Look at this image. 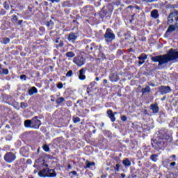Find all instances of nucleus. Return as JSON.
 <instances>
[{
    "label": "nucleus",
    "mask_w": 178,
    "mask_h": 178,
    "mask_svg": "<svg viewBox=\"0 0 178 178\" xmlns=\"http://www.w3.org/2000/svg\"><path fill=\"white\" fill-rule=\"evenodd\" d=\"M150 86H152V87H155V84L154 83H151Z\"/></svg>",
    "instance_id": "49530a36"
},
{
    "label": "nucleus",
    "mask_w": 178,
    "mask_h": 178,
    "mask_svg": "<svg viewBox=\"0 0 178 178\" xmlns=\"http://www.w3.org/2000/svg\"><path fill=\"white\" fill-rule=\"evenodd\" d=\"M70 175H74V176H76V175H77V172L72 171V172H70Z\"/></svg>",
    "instance_id": "4c0bfd02"
},
{
    "label": "nucleus",
    "mask_w": 178,
    "mask_h": 178,
    "mask_svg": "<svg viewBox=\"0 0 178 178\" xmlns=\"http://www.w3.org/2000/svg\"><path fill=\"white\" fill-rule=\"evenodd\" d=\"M107 115L108 118L111 119V122H115V120H116V118H115V114H113L112 110H108L107 111Z\"/></svg>",
    "instance_id": "9d476101"
},
{
    "label": "nucleus",
    "mask_w": 178,
    "mask_h": 178,
    "mask_svg": "<svg viewBox=\"0 0 178 178\" xmlns=\"http://www.w3.org/2000/svg\"><path fill=\"white\" fill-rule=\"evenodd\" d=\"M176 31V26L175 25H170L166 31V34L167 35H169L170 33H173V31Z\"/></svg>",
    "instance_id": "ddd939ff"
},
{
    "label": "nucleus",
    "mask_w": 178,
    "mask_h": 178,
    "mask_svg": "<svg viewBox=\"0 0 178 178\" xmlns=\"http://www.w3.org/2000/svg\"><path fill=\"white\" fill-rule=\"evenodd\" d=\"M73 62L75 63V65L81 67V66H83L84 65V58L81 56L74 57Z\"/></svg>",
    "instance_id": "39448f33"
},
{
    "label": "nucleus",
    "mask_w": 178,
    "mask_h": 178,
    "mask_svg": "<svg viewBox=\"0 0 178 178\" xmlns=\"http://www.w3.org/2000/svg\"><path fill=\"white\" fill-rule=\"evenodd\" d=\"M86 168H90V166H94L95 165V163L94 162H90L88 161H86Z\"/></svg>",
    "instance_id": "393cba45"
},
{
    "label": "nucleus",
    "mask_w": 178,
    "mask_h": 178,
    "mask_svg": "<svg viewBox=\"0 0 178 178\" xmlns=\"http://www.w3.org/2000/svg\"><path fill=\"white\" fill-rule=\"evenodd\" d=\"M65 56L67 58H74L75 54L73 53V51H69L66 53Z\"/></svg>",
    "instance_id": "412c9836"
},
{
    "label": "nucleus",
    "mask_w": 178,
    "mask_h": 178,
    "mask_svg": "<svg viewBox=\"0 0 178 178\" xmlns=\"http://www.w3.org/2000/svg\"><path fill=\"white\" fill-rule=\"evenodd\" d=\"M0 70H2V67H1V65H0Z\"/></svg>",
    "instance_id": "5fc2aeb1"
},
{
    "label": "nucleus",
    "mask_w": 178,
    "mask_h": 178,
    "mask_svg": "<svg viewBox=\"0 0 178 178\" xmlns=\"http://www.w3.org/2000/svg\"><path fill=\"white\" fill-rule=\"evenodd\" d=\"M133 17H134V15H132V19H133Z\"/></svg>",
    "instance_id": "bf43d9fd"
},
{
    "label": "nucleus",
    "mask_w": 178,
    "mask_h": 178,
    "mask_svg": "<svg viewBox=\"0 0 178 178\" xmlns=\"http://www.w3.org/2000/svg\"><path fill=\"white\" fill-rule=\"evenodd\" d=\"M177 22H178V12L172 13L168 17V24H172V23H175Z\"/></svg>",
    "instance_id": "7ed1b4c3"
},
{
    "label": "nucleus",
    "mask_w": 178,
    "mask_h": 178,
    "mask_svg": "<svg viewBox=\"0 0 178 178\" xmlns=\"http://www.w3.org/2000/svg\"><path fill=\"white\" fill-rule=\"evenodd\" d=\"M130 22H133V18L130 20Z\"/></svg>",
    "instance_id": "13d9d810"
},
{
    "label": "nucleus",
    "mask_w": 178,
    "mask_h": 178,
    "mask_svg": "<svg viewBox=\"0 0 178 178\" xmlns=\"http://www.w3.org/2000/svg\"><path fill=\"white\" fill-rule=\"evenodd\" d=\"M119 164H116L115 167V170H117V172H119Z\"/></svg>",
    "instance_id": "58836bf2"
},
{
    "label": "nucleus",
    "mask_w": 178,
    "mask_h": 178,
    "mask_svg": "<svg viewBox=\"0 0 178 178\" xmlns=\"http://www.w3.org/2000/svg\"><path fill=\"white\" fill-rule=\"evenodd\" d=\"M48 1H50V2H52L54 3V2H58L59 0H48Z\"/></svg>",
    "instance_id": "79ce46f5"
},
{
    "label": "nucleus",
    "mask_w": 178,
    "mask_h": 178,
    "mask_svg": "<svg viewBox=\"0 0 178 178\" xmlns=\"http://www.w3.org/2000/svg\"><path fill=\"white\" fill-rule=\"evenodd\" d=\"M21 108H22L23 109L27 108V104H26V103H21Z\"/></svg>",
    "instance_id": "473e14b6"
},
{
    "label": "nucleus",
    "mask_w": 178,
    "mask_h": 178,
    "mask_svg": "<svg viewBox=\"0 0 178 178\" xmlns=\"http://www.w3.org/2000/svg\"><path fill=\"white\" fill-rule=\"evenodd\" d=\"M86 73V70H84V68H82L80 71H79V79L80 80H86V75H84Z\"/></svg>",
    "instance_id": "9b49d317"
},
{
    "label": "nucleus",
    "mask_w": 178,
    "mask_h": 178,
    "mask_svg": "<svg viewBox=\"0 0 178 178\" xmlns=\"http://www.w3.org/2000/svg\"><path fill=\"white\" fill-rule=\"evenodd\" d=\"M24 126L25 127H31L32 126V122H31V120H26L24 121Z\"/></svg>",
    "instance_id": "6ab92c4d"
},
{
    "label": "nucleus",
    "mask_w": 178,
    "mask_h": 178,
    "mask_svg": "<svg viewBox=\"0 0 178 178\" xmlns=\"http://www.w3.org/2000/svg\"><path fill=\"white\" fill-rule=\"evenodd\" d=\"M29 95H33L34 94H37V88L33 87L29 90Z\"/></svg>",
    "instance_id": "f3484780"
},
{
    "label": "nucleus",
    "mask_w": 178,
    "mask_h": 178,
    "mask_svg": "<svg viewBox=\"0 0 178 178\" xmlns=\"http://www.w3.org/2000/svg\"><path fill=\"white\" fill-rule=\"evenodd\" d=\"M104 38L105 41L106 42H109L112 41V40H115V33L112 31V29H107L106 33L104 34Z\"/></svg>",
    "instance_id": "f03ea898"
},
{
    "label": "nucleus",
    "mask_w": 178,
    "mask_h": 178,
    "mask_svg": "<svg viewBox=\"0 0 178 178\" xmlns=\"http://www.w3.org/2000/svg\"><path fill=\"white\" fill-rule=\"evenodd\" d=\"M122 163H123V165H124V166H130V165H131V163L127 159H124L122 161Z\"/></svg>",
    "instance_id": "5701e85b"
},
{
    "label": "nucleus",
    "mask_w": 178,
    "mask_h": 178,
    "mask_svg": "<svg viewBox=\"0 0 178 178\" xmlns=\"http://www.w3.org/2000/svg\"><path fill=\"white\" fill-rule=\"evenodd\" d=\"M160 92L163 95L164 94H169L170 91H172V89H170V87L169 86H161L159 88Z\"/></svg>",
    "instance_id": "0eeeda50"
},
{
    "label": "nucleus",
    "mask_w": 178,
    "mask_h": 178,
    "mask_svg": "<svg viewBox=\"0 0 178 178\" xmlns=\"http://www.w3.org/2000/svg\"><path fill=\"white\" fill-rule=\"evenodd\" d=\"M172 158H174V159L176 158V155H175V154L172 155Z\"/></svg>",
    "instance_id": "603ef678"
},
{
    "label": "nucleus",
    "mask_w": 178,
    "mask_h": 178,
    "mask_svg": "<svg viewBox=\"0 0 178 178\" xmlns=\"http://www.w3.org/2000/svg\"><path fill=\"white\" fill-rule=\"evenodd\" d=\"M144 60H145V59L143 58H139V65H143V63H144Z\"/></svg>",
    "instance_id": "f704fd0d"
},
{
    "label": "nucleus",
    "mask_w": 178,
    "mask_h": 178,
    "mask_svg": "<svg viewBox=\"0 0 178 178\" xmlns=\"http://www.w3.org/2000/svg\"><path fill=\"white\" fill-rule=\"evenodd\" d=\"M175 27H176L177 29H178V22H176V24H175Z\"/></svg>",
    "instance_id": "a18cd8bd"
},
{
    "label": "nucleus",
    "mask_w": 178,
    "mask_h": 178,
    "mask_svg": "<svg viewBox=\"0 0 178 178\" xmlns=\"http://www.w3.org/2000/svg\"><path fill=\"white\" fill-rule=\"evenodd\" d=\"M26 75H21L20 76V79H21V80H26Z\"/></svg>",
    "instance_id": "e433bc0d"
},
{
    "label": "nucleus",
    "mask_w": 178,
    "mask_h": 178,
    "mask_svg": "<svg viewBox=\"0 0 178 178\" xmlns=\"http://www.w3.org/2000/svg\"><path fill=\"white\" fill-rule=\"evenodd\" d=\"M95 49V47H94V44H91L90 46L86 47V51L88 52H92V50Z\"/></svg>",
    "instance_id": "aec40b11"
},
{
    "label": "nucleus",
    "mask_w": 178,
    "mask_h": 178,
    "mask_svg": "<svg viewBox=\"0 0 178 178\" xmlns=\"http://www.w3.org/2000/svg\"><path fill=\"white\" fill-rule=\"evenodd\" d=\"M151 88L149 86H146V88L142 89L143 94H145V92H150Z\"/></svg>",
    "instance_id": "4be33fe9"
},
{
    "label": "nucleus",
    "mask_w": 178,
    "mask_h": 178,
    "mask_svg": "<svg viewBox=\"0 0 178 178\" xmlns=\"http://www.w3.org/2000/svg\"><path fill=\"white\" fill-rule=\"evenodd\" d=\"M110 79L111 81H118L119 80V76L117 74H113L112 76H110Z\"/></svg>",
    "instance_id": "2eb2a0df"
},
{
    "label": "nucleus",
    "mask_w": 178,
    "mask_h": 178,
    "mask_svg": "<svg viewBox=\"0 0 178 178\" xmlns=\"http://www.w3.org/2000/svg\"><path fill=\"white\" fill-rule=\"evenodd\" d=\"M32 126L34 129H38L41 126V121L38 120V117H34L31 120Z\"/></svg>",
    "instance_id": "423d86ee"
},
{
    "label": "nucleus",
    "mask_w": 178,
    "mask_h": 178,
    "mask_svg": "<svg viewBox=\"0 0 178 178\" xmlns=\"http://www.w3.org/2000/svg\"><path fill=\"white\" fill-rule=\"evenodd\" d=\"M58 88H63V84L62 83H59L57 85Z\"/></svg>",
    "instance_id": "c9c22d12"
},
{
    "label": "nucleus",
    "mask_w": 178,
    "mask_h": 178,
    "mask_svg": "<svg viewBox=\"0 0 178 178\" xmlns=\"http://www.w3.org/2000/svg\"><path fill=\"white\" fill-rule=\"evenodd\" d=\"M121 177H122V178L126 177V175H124V174H121Z\"/></svg>",
    "instance_id": "c03bdc74"
},
{
    "label": "nucleus",
    "mask_w": 178,
    "mask_h": 178,
    "mask_svg": "<svg viewBox=\"0 0 178 178\" xmlns=\"http://www.w3.org/2000/svg\"><path fill=\"white\" fill-rule=\"evenodd\" d=\"M56 104H58L59 105V104H62V102H65V98L59 97L56 99Z\"/></svg>",
    "instance_id": "b1692460"
},
{
    "label": "nucleus",
    "mask_w": 178,
    "mask_h": 178,
    "mask_svg": "<svg viewBox=\"0 0 178 178\" xmlns=\"http://www.w3.org/2000/svg\"><path fill=\"white\" fill-rule=\"evenodd\" d=\"M56 42H58V40H56Z\"/></svg>",
    "instance_id": "680f3d73"
},
{
    "label": "nucleus",
    "mask_w": 178,
    "mask_h": 178,
    "mask_svg": "<svg viewBox=\"0 0 178 178\" xmlns=\"http://www.w3.org/2000/svg\"><path fill=\"white\" fill-rule=\"evenodd\" d=\"M22 23H23V20L18 21V25L19 26H20V24H22Z\"/></svg>",
    "instance_id": "37998d69"
},
{
    "label": "nucleus",
    "mask_w": 178,
    "mask_h": 178,
    "mask_svg": "<svg viewBox=\"0 0 178 178\" xmlns=\"http://www.w3.org/2000/svg\"><path fill=\"white\" fill-rule=\"evenodd\" d=\"M42 148L46 152H48L49 151V147L47 145H44Z\"/></svg>",
    "instance_id": "bb28decb"
},
{
    "label": "nucleus",
    "mask_w": 178,
    "mask_h": 178,
    "mask_svg": "<svg viewBox=\"0 0 178 178\" xmlns=\"http://www.w3.org/2000/svg\"><path fill=\"white\" fill-rule=\"evenodd\" d=\"M68 169H72V165H68Z\"/></svg>",
    "instance_id": "09e8293b"
},
{
    "label": "nucleus",
    "mask_w": 178,
    "mask_h": 178,
    "mask_svg": "<svg viewBox=\"0 0 178 178\" xmlns=\"http://www.w3.org/2000/svg\"><path fill=\"white\" fill-rule=\"evenodd\" d=\"M133 8V7H132L131 6H128V9H129V8Z\"/></svg>",
    "instance_id": "864d4df0"
},
{
    "label": "nucleus",
    "mask_w": 178,
    "mask_h": 178,
    "mask_svg": "<svg viewBox=\"0 0 178 178\" xmlns=\"http://www.w3.org/2000/svg\"><path fill=\"white\" fill-rule=\"evenodd\" d=\"M72 74H73V71L70 70L67 72V73L66 74L67 77H71Z\"/></svg>",
    "instance_id": "c756f323"
},
{
    "label": "nucleus",
    "mask_w": 178,
    "mask_h": 178,
    "mask_svg": "<svg viewBox=\"0 0 178 178\" xmlns=\"http://www.w3.org/2000/svg\"><path fill=\"white\" fill-rule=\"evenodd\" d=\"M13 23H17V16L14 15L12 19Z\"/></svg>",
    "instance_id": "c85d7f7f"
},
{
    "label": "nucleus",
    "mask_w": 178,
    "mask_h": 178,
    "mask_svg": "<svg viewBox=\"0 0 178 178\" xmlns=\"http://www.w3.org/2000/svg\"><path fill=\"white\" fill-rule=\"evenodd\" d=\"M0 74H3V71H2V70H0Z\"/></svg>",
    "instance_id": "3c124183"
},
{
    "label": "nucleus",
    "mask_w": 178,
    "mask_h": 178,
    "mask_svg": "<svg viewBox=\"0 0 178 178\" xmlns=\"http://www.w3.org/2000/svg\"><path fill=\"white\" fill-rule=\"evenodd\" d=\"M75 40H77V34L74 33H70L68 36V41H70V42H73Z\"/></svg>",
    "instance_id": "1a4fd4ad"
},
{
    "label": "nucleus",
    "mask_w": 178,
    "mask_h": 178,
    "mask_svg": "<svg viewBox=\"0 0 178 178\" xmlns=\"http://www.w3.org/2000/svg\"><path fill=\"white\" fill-rule=\"evenodd\" d=\"M46 177H56V172L52 169L47 168Z\"/></svg>",
    "instance_id": "6e6552de"
},
{
    "label": "nucleus",
    "mask_w": 178,
    "mask_h": 178,
    "mask_svg": "<svg viewBox=\"0 0 178 178\" xmlns=\"http://www.w3.org/2000/svg\"><path fill=\"white\" fill-rule=\"evenodd\" d=\"M4 159L6 162H8V163H11V162H13L16 159V156L15 154L12 152L7 153L5 156Z\"/></svg>",
    "instance_id": "20e7f679"
},
{
    "label": "nucleus",
    "mask_w": 178,
    "mask_h": 178,
    "mask_svg": "<svg viewBox=\"0 0 178 178\" xmlns=\"http://www.w3.org/2000/svg\"><path fill=\"white\" fill-rule=\"evenodd\" d=\"M152 17H154V19H156L159 15L158 14V10H153L151 13Z\"/></svg>",
    "instance_id": "dca6fc26"
},
{
    "label": "nucleus",
    "mask_w": 178,
    "mask_h": 178,
    "mask_svg": "<svg viewBox=\"0 0 178 178\" xmlns=\"http://www.w3.org/2000/svg\"><path fill=\"white\" fill-rule=\"evenodd\" d=\"M150 109L153 111V113H158L159 112V107L156 104H151Z\"/></svg>",
    "instance_id": "f8f14e48"
},
{
    "label": "nucleus",
    "mask_w": 178,
    "mask_h": 178,
    "mask_svg": "<svg viewBox=\"0 0 178 178\" xmlns=\"http://www.w3.org/2000/svg\"><path fill=\"white\" fill-rule=\"evenodd\" d=\"M47 168L43 169L38 172V176L40 177H47Z\"/></svg>",
    "instance_id": "4468645a"
},
{
    "label": "nucleus",
    "mask_w": 178,
    "mask_h": 178,
    "mask_svg": "<svg viewBox=\"0 0 178 178\" xmlns=\"http://www.w3.org/2000/svg\"><path fill=\"white\" fill-rule=\"evenodd\" d=\"M96 81H99V77H97V78H96Z\"/></svg>",
    "instance_id": "8fccbe9b"
},
{
    "label": "nucleus",
    "mask_w": 178,
    "mask_h": 178,
    "mask_svg": "<svg viewBox=\"0 0 178 178\" xmlns=\"http://www.w3.org/2000/svg\"><path fill=\"white\" fill-rule=\"evenodd\" d=\"M118 113H116V112H115L114 113H113V115H116Z\"/></svg>",
    "instance_id": "4d7b16f0"
},
{
    "label": "nucleus",
    "mask_w": 178,
    "mask_h": 178,
    "mask_svg": "<svg viewBox=\"0 0 178 178\" xmlns=\"http://www.w3.org/2000/svg\"><path fill=\"white\" fill-rule=\"evenodd\" d=\"M49 24H51V23L50 22V23H49L48 24H47V26H49Z\"/></svg>",
    "instance_id": "6e6d98bb"
},
{
    "label": "nucleus",
    "mask_w": 178,
    "mask_h": 178,
    "mask_svg": "<svg viewBox=\"0 0 178 178\" xmlns=\"http://www.w3.org/2000/svg\"><path fill=\"white\" fill-rule=\"evenodd\" d=\"M104 83H105V84H106V83H108V81L106 79H104Z\"/></svg>",
    "instance_id": "de8ad7c7"
},
{
    "label": "nucleus",
    "mask_w": 178,
    "mask_h": 178,
    "mask_svg": "<svg viewBox=\"0 0 178 178\" xmlns=\"http://www.w3.org/2000/svg\"><path fill=\"white\" fill-rule=\"evenodd\" d=\"M5 9H9V5H6V2H5V6H4Z\"/></svg>",
    "instance_id": "ea45409f"
},
{
    "label": "nucleus",
    "mask_w": 178,
    "mask_h": 178,
    "mask_svg": "<svg viewBox=\"0 0 178 178\" xmlns=\"http://www.w3.org/2000/svg\"><path fill=\"white\" fill-rule=\"evenodd\" d=\"M73 122L74 123H79V122H80V118L79 117H74Z\"/></svg>",
    "instance_id": "cd10ccee"
},
{
    "label": "nucleus",
    "mask_w": 178,
    "mask_h": 178,
    "mask_svg": "<svg viewBox=\"0 0 178 178\" xmlns=\"http://www.w3.org/2000/svg\"><path fill=\"white\" fill-rule=\"evenodd\" d=\"M0 42L4 44H9V42H10V39H9L8 38H3L2 40L0 41Z\"/></svg>",
    "instance_id": "a211bd4d"
},
{
    "label": "nucleus",
    "mask_w": 178,
    "mask_h": 178,
    "mask_svg": "<svg viewBox=\"0 0 178 178\" xmlns=\"http://www.w3.org/2000/svg\"><path fill=\"white\" fill-rule=\"evenodd\" d=\"M158 158V155L157 154H153L150 156V159H152V161H153V162H156L157 159Z\"/></svg>",
    "instance_id": "a878e982"
},
{
    "label": "nucleus",
    "mask_w": 178,
    "mask_h": 178,
    "mask_svg": "<svg viewBox=\"0 0 178 178\" xmlns=\"http://www.w3.org/2000/svg\"><path fill=\"white\" fill-rule=\"evenodd\" d=\"M3 74H8L9 73V70L8 69L2 68Z\"/></svg>",
    "instance_id": "2f4dec72"
},
{
    "label": "nucleus",
    "mask_w": 178,
    "mask_h": 178,
    "mask_svg": "<svg viewBox=\"0 0 178 178\" xmlns=\"http://www.w3.org/2000/svg\"><path fill=\"white\" fill-rule=\"evenodd\" d=\"M138 59H145H145H147V55L143 54L138 57Z\"/></svg>",
    "instance_id": "7c9ffc66"
},
{
    "label": "nucleus",
    "mask_w": 178,
    "mask_h": 178,
    "mask_svg": "<svg viewBox=\"0 0 178 178\" xmlns=\"http://www.w3.org/2000/svg\"><path fill=\"white\" fill-rule=\"evenodd\" d=\"M175 59H178V51L175 49H170L167 54L152 57V60L159 62V65H165L170 60H175Z\"/></svg>",
    "instance_id": "f257e3e1"
},
{
    "label": "nucleus",
    "mask_w": 178,
    "mask_h": 178,
    "mask_svg": "<svg viewBox=\"0 0 178 178\" xmlns=\"http://www.w3.org/2000/svg\"><path fill=\"white\" fill-rule=\"evenodd\" d=\"M170 166H176V162L171 163Z\"/></svg>",
    "instance_id": "a19ab883"
},
{
    "label": "nucleus",
    "mask_w": 178,
    "mask_h": 178,
    "mask_svg": "<svg viewBox=\"0 0 178 178\" xmlns=\"http://www.w3.org/2000/svg\"><path fill=\"white\" fill-rule=\"evenodd\" d=\"M121 120H122V122H127V117L123 115L121 117Z\"/></svg>",
    "instance_id": "72a5a7b5"
},
{
    "label": "nucleus",
    "mask_w": 178,
    "mask_h": 178,
    "mask_svg": "<svg viewBox=\"0 0 178 178\" xmlns=\"http://www.w3.org/2000/svg\"><path fill=\"white\" fill-rule=\"evenodd\" d=\"M63 45V43L61 44V47Z\"/></svg>",
    "instance_id": "052dcab7"
}]
</instances>
